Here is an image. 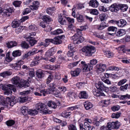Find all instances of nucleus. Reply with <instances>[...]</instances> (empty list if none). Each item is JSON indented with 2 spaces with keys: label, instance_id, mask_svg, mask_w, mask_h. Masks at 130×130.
<instances>
[{
  "label": "nucleus",
  "instance_id": "obj_37",
  "mask_svg": "<svg viewBox=\"0 0 130 130\" xmlns=\"http://www.w3.org/2000/svg\"><path fill=\"white\" fill-rule=\"evenodd\" d=\"M21 47L24 49H28L29 47V44L24 41L22 42L21 44Z\"/></svg>",
  "mask_w": 130,
  "mask_h": 130
},
{
  "label": "nucleus",
  "instance_id": "obj_17",
  "mask_svg": "<svg viewBox=\"0 0 130 130\" xmlns=\"http://www.w3.org/2000/svg\"><path fill=\"white\" fill-rule=\"evenodd\" d=\"M108 26V25L107 23L103 22H102L100 25H98L97 27V28L99 30H101Z\"/></svg>",
  "mask_w": 130,
  "mask_h": 130
},
{
  "label": "nucleus",
  "instance_id": "obj_43",
  "mask_svg": "<svg viewBox=\"0 0 130 130\" xmlns=\"http://www.w3.org/2000/svg\"><path fill=\"white\" fill-rule=\"evenodd\" d=\"M43 21L45 23H47V22H49L51 21V19L49 16L47 15L44 16L42 18Z\"/></svg>",
  "mask_w": 130,
  "mask_h": 130
},
{
  "label": "nucleus",
  "instance_id": "obj_12",
  "mask_svg": "<svg viewBox=\"0 0 130 130\" xmlns=\"http://www.w3.org/2000/svg\"><path fill=\"white\" fill-rule=\"evenodd\" d=\"M24 63L23 61L22 60H20L18 61L15 64H14L13 65V67L15 70H20L21 68V66Z\"/></svg>",
  "mask_w": 130,
  "mask_h": 130
},
{
  "label": "nucleus",
  "instance_id": "obj_53",
  "mask_svg": "<svg viewBox=\"0 0 130 130\" xmlns=\"http://www.w3.org/2000/svg\"><path fill=\"white\" fill-rule=\"evenodd\" d=\"M108 58H111L113 57V54L109 51H106L105 52Z\"/></svg>",
  "mask_w": 130,
  "mask_h": 130
},
{
  "label": "nucleus",
  "instance_id": "obj_15",
  "mask_svg": "<svg viewBox=\"0 0 130 130\" xmlns=\"http://www.w3.org/2000/svg\"><path fill=\"white\" fill-rule=\"evenodd\" d=\"M46 93L47 94H51L55 95L56 97H59L60 96V91L58 89H55L54 90L51 91L50 92H48Z\"/></svg>",
  "mask_w": 130,
  "mask_h": 130
},
{
  "label": "nucleus",
  "instance_id": "obj_23",
  "mask_svg": "<svg viewBox=\"0 0 130 130\" xmlns=\"http://www.w3.org/2000/svg\"><path fill=\"white\" fill-rule=\"evenodd\" d=\"M98 66V71H100L101 72L104 71L106 68V65L102 63L100 64Z\"/></svg>",
  "mask_w": 130,
  "mask_h": 130
},
{
  "label": "nucleus",
  "instance_id": "obj_40",
  "mask_svg": "<svg viewBox=\"0 0 130 130\" xmlns=\"http://www.w3.org/2000/svg\"><path fill=\"white\" fill-rule=\"evenodd\" d=\"M24 29L23 26H19L16 28L15 32L16 33L19 34Z\"/></svg>",
  "mask_w": 130,
  "mask_h": 130
},
{
  "label": "nucleus",
  "instance_id": "obj_60",
  "mask_svg": "<svg viewBox=\"0 0 130 130\" xmlns=\"http://www.w3.org/2000/svg\"><path fill=\"white\" fill-rule=\"evenodd\" d=\"M69 130H77L76 126L74 125L71 124L68 126Z\"/></svg>",
  "mask_w": 130,
  "mask_h": 130
},
{
  "label": "nucleus",
  "instance_id": "obj_26",
  "mask_svg": "<svg viewBox=\"0 0 130 130\" xmlns=\"http://www.w3.org/2000/svg\"><path fill=\"white\" fill-rule=\"evenodd\" d=\"M118 24L117 25L119 27H123L126 24V21L123 19H121L117 22Z\"/></svg>",
  "mask_w": 130,
  "mask_h": 130
},
{
  "label": "nucleus",
  "instance_id": "obj_24",
  "mask_svg": "<svg viewBox=\"0 0 130 130\" xmlns=\"http://www.w3.org/2000/svg\"><path fill=\"white\" fill-rule=\"evenodd\" d=\"M38 4L39 3L38 2H35L33 3V5L30 6V7L32 10H37L38 9L39 7Z\"/></svg>",
  "mask_w": 130,
  "mask_h": 130
},
{
  "label": "nucleus",
  "instance_id": "obj_56",
  "mask_svg": "<svg viewBox=\"0 0 130 130\" xmlns=\"http://www.w3.org/2000/svg\"><path fill=\"white\" fill-rule=\"evenodd\" d=\"M29 29L32 31H35L37 29V28L35 25H31L29 26Z\"/></svg>",
  "mask_w": 130,
  "mask_h": 130
},
{
  "label": "nucleus",
  "instance_id": "obj_2",
  "mask_svg": "<svg viewBox=\"0 0 130 130\" xmlns=\"http://www.w3.org/2000/svg\"><path fill=\"white\" fill-rule=\"evenodd\" d=\"M36 107L37 109L44 114H50L52 112L51 110L47 109V106L44 103H39L36 104Z\"/></svg>",
  "mask_w": 130,
  "mask_h": 130
},
{
  "label": "nucleus",
  "instance_id": "obj_14",
  "mask_svg": "<svg viewBox=\"0 0 130 130\" xmlns=\"http://www.w3.org/2000/svg\"><path fill=\"white\" fill-rule=\"evenodd\" d=\"M29 81H26L23 80L21 82L19 87L21 88L22 87L24 88L27 87L29 85Z\"/></svg>",
  "mask_w": 130,
  "mask_h": 130
},
{
  "label": "nucleus",
  "instance_id": "obj_7",
  "mask_svg": "<svg viewBox=\"0 0 130 130\" xmlns=\"http://www.w3.org/2000/svg\"><path fill=\"white\" fill-rule=\"evenodd\" d=\"M64 36L63 35L60 36H58L54 38L52 41L53 43L56 44H61L62 41L61 39H64Z\"/></svg>",
  "mask_w": 130,
  "mask_h": 130
},
{
  "label": "nucleus",
  "instance_id": "obj_48",
  "mask_svg": "<svg viewBox=\"0 0 130 130\" xmlns=\"http://www.w3.org/2000/svg\"><path fill=\"white\" fill-rule=\"evenodd\" d=\"M96 51L95 47L92 46L90 45V56H92L93 54Z\"/></svg>",
  "mask_w": 130,
  "mask_h": 130
},
{
  "label": "nucleus",
  "instance_id": "obj_30",
  "mask_svg": "<svg viewBox=\"0 0 130 130\" xmlns=\"http://www.w3.org/2000/svg\"><path fill=\"white\" fill-rule=\"evenodd\" d=\"M11 74L12 73L11 72L4 71L0 73V76L3 78H5L7 76L11 75Z\"/></svg>",
  "mask_w": 130,
  "mask_h": 130
},
{
  "label": "nucleus",
  "instance_id": "obj_62",
  "mask_svg": "<svg viewBox=\"0 0 130 130\" xmlns=\"http://www.w3.org/2000/svg\"><path fill=\"white\" fill-rule=\"evenodd\" d=\"M21 2L20 1H15L14 2L13 4L15 7H19L21 4Z\"/></svg>",
  "mask_w": 130,
  "mask_h": 130
},
{
  "label": "nucleus",
  "instance_id": "obj_44",
  "mask_svg": "<svg viewBox=\"0 0 130 130\" xmlns=\"http://www.w3.org/2000/svg\"><path fill=\"white\" fill-rule=\"evenodd\" d=\"M28 111L29 110L26 109V107H22L21 108V112L24 115H26L27 113H28Z\"/></svg>",
  "mask_w": 130,
  "mask_h": 130
},
{
  "label": "nucleus",
  "instance_id": "obj_46",
  "mask_svg": "<svg viewBox=\"0 0 130 130\" xmlns=\"http://www.w3.org/2000/svg\"><path fill=\"white\" fill-rule=\"evenodd\" d=\"M21 55V52L19 50H17L14 51L12 53V55L14 57H16L18 56H20Z\"/></svg>",
  "mask_w": 130,
  "mask_h": 130
},
{
  "label": "nucleus",
  "instance_id": "obj_52",
  "mask_svg": "<svg viewBox=\"0 0 130 130\" xmlns=\"http://www.w3.org/2000/svg\"><path fill=\"white\" fill-rule=\"evenodd\" d=\"M28 98L27 96H22L21 97L19 100L20 102L21 103L26 102L28 100Z\"/></svg>",
  "mask_w": 130,
  "mask_h": 130
},
{
  "label": "nucleus",
  "instance_id": "obj_1",
  "mask_svg": "<svg viewBox=\"0 0 130 130\" xmlns=\"http://www.w3.org/2000/svg\"><path fill=\"white\" fill-rule=\"evenodd\" d=\"M17 102V101L14 96H12L10 98L7 97L6 99L2 96H0V104L3 106L7 107L9 104L12 106L16 103Z\"/></svg>",
  "mask_w": 130,
  "mask_h": 130
},
{
  "label": "nucleus",
  "instance_id": "obj_6",
  "mask_svg": "<svg viewBox=\"0 0 130 130\" xmlns=\"http://www.w3.org/2000/svg\"><path fill=\"white\" fill-rule=\"evenodd\" d=\"M37 51V49L36 48L32 49L31 50L29 51L27 53L24 55L22 56V59H24L28 57L32 56L37 53L39 51Z\"/></svg>",
  "mask_w": 130,
  "mask_h": 130
},
{
  "label": "nucleus",
  "instance_id": "obj_38",
  "mask_svg": "<svg viewBox=\"0 0 130 130\" xmlns=\"http://www.w3.org/2000/svg\"><path fill=\"white\" fill-rule=\"evenodd\" d=\"M63 31L60 29H58L51 32V34L54 35H56L62 33Z\"/></svg>",
  "mask_w": 130,
  "mask_h": 130
},
{
  "label": "nucleus",
  "instance_id": "obj_19",
  "mask_svg": "<svg viewBox=\"0 0 130 130\" xmlns=\"http://www.w3.org/2000/svg\"><path fill=\"white\" fill-rule=\"evenodd\" d=\"M58 21L61 24H64L66 22L67 18L64 17V15H60L59 17Z\"/></svg>",
  "mask_w": 130,
  "mask_h": 130
},
{
  "label": "nucleus",
  "instance_id": "obj_8",
  "mask_svg": "<svg viewBox=\"0 0 130 130\" xmlns=\"http://www.w3.org/2000/svg\"><path fill=\"white\" fill-rule=\"evenodd\" d=\"M2 8L0 7V14L2 13L3 15L7 16V17H9L12 12L11 8L4 9L3 11H2Z\"/></svg>",
  "mask_w": 130,
  "mask_h": 130
},
{
  "label": "nucleus",
  "instance_id": "obj_61",
  "mask_svg": "<svg viewBox=\"0 0 130 130\" xmlns=\"http://www.w3.org/2000/svg\"><path fill=\"white\" fill-rule=\"evenodd\" d=\"M54 9V8H49L46 10V12L48 14L51 15L53 12V10Z\"/></svg>",
  "mask_w": 130,
  "mask_h": 130
},
{
  "label": "nucleus",
  "instance_id": "obj_42",
  "mask_svg": "<svg viewBox=\"0 0 130 130\" xmlns=\"http://www.w3.org/2000/svg\"><path fill=\"white\" fill-rule=\"evenodd\" d=\"M85 121H86L84 123V125L85 127L86 128V129L89 130V124L88 122L89 123V119L86 118L85 119Z\"/></svg>",
  "mask_w": 130,
  "mask_h": 130
},
{
  "label": "nucleus",
  "instance_id": "obj_63",
  "mask_svg": "<svg viewBox=\"0 0 130 130\" xmlns=\"http://www.w3.org/2000/svg\"><path fill=\"white\" fill-rule=\"evenodd\" d=\"M83 30L81 29H78L77 30V33L75 34V35L77 36H79L80 38L81 37H82V35L81 31Z\"/></svg>",
  "mask_w": 130,
  "mask_h": 130
},
{
  "label": "nucleus",
  "instance_id": "obj_47",
  "mask_svg": "<svg viewBox=\"0 0 130 130\" xmlns=\"http://www.w3.org/2000/svg\"><path fill=\"white\" fill-rule=\"evenodd\" d=\"M38 112L36 110L30 109L29 110L28 114L31 115H35L38 113Z\"/></svg>",
  "mask_w": 130,
  "mask_h": 130
},
{
  "label": "nucleus",
  "instance_id": "obj_25",
  "mask_svg": "<svg viewBox=\"0 0 130 130\" xmlns=\"http://www.w3.org/2000/svg\"><path fill=\"white\" fill-rule=\"evenodd\" d=\"M44 71H43L38 70L36 73L37 77L39 78H41L43 77L44 75Z\"/></svg>",
  "mask_w": 130,
  "mask_h": 130
},
{
  "label": "nucleus",
  "instance_id": "obj_9",
  "mask_svg": "<svg viewBox=\"0 0 130 130\" xmlns=\"http://www.w3.org/2000/svg\"><path fill=\"white\" fill-rule=\"evenodd\" d=\"M12 83L15 85L16 86L19 87L21 83L20 78L18 76L13 77L11 79Z\"/></svg>",
  "mask_w": 130,
  "mask_h": 130
},
{
  "label": "nucleus",
  "instance_id": "obj_57",
  "mask_svg": "<svg viewBox=\"0 0 130 130\" xmlns=\"http://www.w3.org/2000/svg\"><path fill=\"white\" fill-rule=\"evenodd\" d=\"M85 109L87 110L89 109V102L88 101H86L84 104Z\"/></svg>",
  "mask_w": 130,
  "mask_h": 130
},
{
  "label": "nucleus",
  "instance_id": "obj_28",
  "mask_svg": "<svg viewBox=\"0 0 130 130\" xmlns=\"http://www.w3.org/2000/svg\"><path fill=\"white\" fill-rule=\"evenodd\" d=\"M99 3L96 0H92L90 1V6L96 8L99 5Z\"/></svg>",
  "mask_w": 130,
  "mask_h": 130
},
{
  "label": "nucleus",
  "instance_id": "obj_35",
  "mask_svg": "<svg viewBox=\"0 0 130 130\" xmlns=\"http://www.w3.org/2000/svg\"><path fill=\"white\" fill-rule=\"evenodd\" d=\"M20 25V22L16 20H14L12 22L11 26L13 28H16L19 27Z\"/></svg>",
  "mask_w": 130,
  "mask_h": 130
},
{
  "label": "nucleus",
  "instance_id": "obj_64",
  "mask_svg": "<svg viewBox=\"0 0 130 130\" xmlns=\"http://www.w3.org/2000/svg\"><path fill=\"white\" fill-rule=\"evenodd\" d=\"M102 80L105 83L107 84H111L110 81L108 79L106 78H103L102 79Z\"/></svg>",
  "mask_w": 130,
  "mask_h": 130
},
{
  "label": "nucleus",
  "instance_id": "obj_32",
  "mask_svg": "<svg viewBox=\"0 0 130 130\" xmlns=\"http://www.w3.org/2000/svg\"><path fill=\"white\" fill-rule=\"evenodd\" d=\"M79 96L80 98L86 99L88 97V95L85 91L81 92L79 94Z\"/></svg>",
  "mask_w": 130,
  "mask_h": 130
},
{
  "label": "nucleus",
  "instance_id": "obj_27",
  "mask_svg": "<svg viewBox=\"0 0 130 130\" xmlns=\"http://www.w3.org/2000/svg\"><path fill=\"white\" fill-rule=\"evenodd\" d=\"M47 105L48 106L54 109L56 108L57 107V105L56 104V103L52 101H48L47 103Z\"/></svg>",
  "mask_w": 130,
  "mask_h": 130
},
{
  "label": "nucleus",
  "instance_id": "obj_31",
  "mask_svg": "<svg viewBox=\"0 0 130 130\" xmlns=\"http://www.w3.org/2000/svg\"><path fill=\"white\" fill-rule=\"evenodd\" d=\"M27 40L29 41V44L31 46L34 45L37 42V41L34 38H32L31 37L28 38V39Z\"/></svg>",
  "mask_w": 130,
  "mask_h": 130
},
{
  "label": "nucleus",
  "instance_id": "obj_41",
  "mask_svg": "<svg viewBox=\"0 0 130 130\" xmlns=\"http://www.w3.org/2000/svg\"><path fill=\"white\" fill-rule=\"evenodd\" d=\"M109 90L112 92H117L118 91V89L116 87L112 86L108 88Z\"/></svg>",
  "mask_w": 130,
  "mask_h": 130
},
{
  "label": "nucleus",
  "instance_id": "obj_39",
  "mask_svg": "<svg viewBox=\"0 0 130 130\" xmlns=\"http://www.w3.org/2000/svg\"><path fill=\"white\" fill-rule=\"evenodd\" d=\"M53 39H47L45 40L44 46L45 47H47L50 44V42L53 43Z\"/></svg>",
  "mask_w": 130,
  "mask_h": 130
},
{
  "label": "nucleus",
  "instance_id": "obj_20",
  "mask_svg": "<svg viewBox=\"0 0 130 130\" xmlns=\"http://www.w3.org/2000/svg\"><path fill=\"white\" fill-rule=\"evenodd\" d=\"M81 70L80 68H77L74 71H71V73L73 76H78Z\"/></svg>",
  "mask_w": 130,
  "mask_h": 130
},
{
  "label": "nucleus",
  "instance_id": "obj_50",
  "mask_svg": "<svg viewBox=\"0 0 130 130\" xmlns=\"http://www.w3.org/2000/svg\"><path fill=\"white\" fill-rule=\"evenodd\" d=\"M53 78V76L52 74L50 75L46 79V83L47 84H49L52 80Z\"/></svg>",
  "mask_w": 130,
  "mask_h": 130
},
{
  "label": "nucleus",
  "instance_id": "obj_4",
  "mask_svg": "<svg viewBox=\"0 0 130 130\" xmlns=\"http://www.w3.org/2000/svg\"><path fill=\"white\" fill-rule=\"evenodd\" d=\"M74 44H78L82 42L84 40V38L83 37L80 38L79 36H77L75 34L72 36L71 38Z\"/></svg>",
  "mask_w": 130,
  "mask_h": 130
},
{
  "label": "nucleus",
  "instance_id": "obj_5",
  "mask_svg": "<svg viewBox=\"0 0 130 130\" xmlns=\"http://www.w3.org/2000/svg\"><path fill=\"white\" fill-rule=\"evenodd\" d=\"M120 125V123L118 121L108 123V126L109 130H111L112 129H117L119 128Z\"/></svg>",
  "mask_w": 130,
  "mask_h": 130
},
{
  "label": "nucleus",
  "instance_id": "obj_54",
  "mask_svg": "<svg viewBox=\"0 0 130 130\" xmlns=\"http://www.w3.org/2000/svg\"><path fill=\"white\" fill-rule=\"evenodd\" d=\"M128 86L127 84L121 86L120 88V90L123 91H124L125 90H127Z\"/></svg>",
  "mask_w": 130,
  "mask_h": 130
},
{
  "label": "nucleus",
  "instance_id": "obj_11",
  "mask_svg": "<svg viewBox=\"0 0 130 130\" xmlns=\"http://www.w3.org/2000/svg\"><path fill=\"white\" fill-rule=\"evenodd\" d=\"M56 51V50L55 47H52L48 50L46 53L45 55L46 56L50 57L53 55Z\"/></svg>",
  "mask_w": 130,
  "mask_h": 130
},
{
  "label": "nucleus",
  "instance_id": "obj_22",
  "mask_svg": "<svg viewBox=\"0 0 130 130\" xmlns=\"http://www.w3.org/2000/svg\"><path fill=\"white\" fill-rule=\"evenodd\" d=\"M81 64L83 65L82 68L84 72H87L89 71V68H88V64H86L85 61H82Z\"/></svg>",
  "mask_w": 130,
  "mask_h": 130
},
{
  "label": "nucleus",
  "instance_id": "obj_33",
  "mask_svg": "<svg viewBox=\"0 0 130 130\" xmlns=\"http://www.w3.org/2000/svg\"><path fill=\"white\" fill-rule=\"evenodd\" d=\"M76 19L77 21L79 22H82L84 21L83 16L79 14H76Z\"/></svg>",
  "mask_w": 130,
  "mask_h": 130
},
{
  "label": "nucleus",
  "instance_id": "obj_58",
  "mask_svg": "<svg viewBox=\"0 0 130 130\" xmlns=\"http://www.w3.org/2000/svg\"><path fill=\"white\" fill-rule=\"evenodd\" d=\"M117 29V28L115 27L111 26L108 27V30L109 31H116Z\"/></svg>",
  "mask_w": 130,
  "mask_h": 130
},
{
  "label": "nucleus",
  "instance_id": "obj_55",
  "mask_svg": "<svg viewBox=\"0 0 130 130\" xmlns=\"http://www.w3.org/2000/svg\"><path fill=\"white\" fill-rule=\"evenodd\" d=\"M121 113L118 112L117 113H113L111 115V117L112 118H118L120 116Z\"/></svg>",
  "mask_w": 130,
  "mask_h": 130
},
{
  "label": "nucleus",
  "instance_id": "obj_13",
  "mask_svg": "<svg viewBox=\"0 0 130 130\" xmlns=\"http://www.w3.org/2000/svg\"><path fill=\"white\" fill-rule=\"evenodd\" d=\"M7 47L8 48H11L17 45V43L14 41H10L6 42Z\"/></svg>",
  "mask_w": 130,
  "mask_h": 130
},
{
  "label": "nucleus",
  "instance_id": "obj_36",
  "mask_svg": "<svg viewBox=\"0 0 130 130\" xmlns=\"http://www.w3.org/2000/svg\"><path fill=\"white\" fill-rule=\"evenodd\" d=\"M71 114V113L70 112H67L66 111H65L61 114V116L67 118Z\"/></svg>",
  "mask_w": 130,
  "mask_h": 130
},
{
  "label": "nucleus",
  "instance_id": "obj_49",
  "mask_svg": "<svg viewBox=\"0 0 130 130\" xmlns=\"http://www.w3.org/2000/svg\"><path fill=\"white\" fill-rule=\"evenodd\" d=\"M6 123L7 126H11L15 124V122L13 120H10L7 121Z\"/></svg>",
  "mask_w": 130,
  "mask_h": 130
},
{
  "label": "nucleus",
  "instance_id": "obj_51",
  "mask_svg": "<svg viewBox=\"0 0 130 130\" xmlns=\"http://www.w3.org/2000/svg\"><path fill=\"white\" fill-rule=\"evenodd\" d=\"M90 13L93 15H96L99 14L98 11L96 9H91L90 10Z\"/></svg>",
  "mask_w": 130,
  "mask_h": 130
},
{
  "label": "nucleus",
  "instance_id": "obj_10",
  "mask_svg": "<svg viewBox=\"0 0 130 130\" xmlns=\"http://www.w3.org/2000/svg\"><path fill=\"white\" fill-rule=\"evenodd\" d=\"M97 88L100 90H105L106 89V87L104 86L103 82H99L98 84H95Z\"/></svg>",
  "mask_w": 130,
  "mask_h": 130
},
{
  "label": "nucleus",
  "instance_id": "obj_29",
  "mask_svg": "<svg viewBox=\"0 0 130 130\" xmlns=\"http://www.w3.org/2000/svg\"><path fill=\"white\" fill-rule=\"evenodd\" d=\"M125 33V31L123 29H121L119 30L115 33L116 36L118 37L124 35Z\"/></svg>",
  "mask_w": 130,
  "mask_h": 130
},
{
  "label": "nucleus",
  "instance_id": "obj_3",
  "mask_svg": "<svg viewBox=\"0 0 130 130\" xmlns=\"http://www.w3.org/2000/svg\"><path fill=\"white\" fill-rule=\"evenodd\" d=\"M2 89L5 91L4 93V94L7 95L11 94L12 93V90L14 92H15L16 91L14 86L10 84L3 85Z\"/></svg>",
  "mask_w": 130,
  "mask_h": 130
},
{
  "label": "nucleus",
  "instance_id": "obj_45",
  "mask_svg": "<svg viewBox=\"0 0 130 130\" xmlns=\"http://www.w3.org/2000/svg\"><path fill=\"white\" fill-rule=\"evenodd\" d=\"M107 17V15L105 13H102L99 15V18L101 21L106 19Z\"/></svg>",
  "mask_w": 130,
  "mask_h": 130
},
{
  "label": "nucleus",
  "instance_id": "obj_21",
  "mask_svg": "<svg viewBox=\"0 0 130 130\" xmlns=\"http://www.w3.org/2000/svg\"><path fill=\"white\" fill-rule=\"evenodd\" d=\"M119 9H120L122 11L124 12L127 11L128 7L127 5L124 4H118Z\"/></svg>",
  "mask_w": 130,
  "mask_h": 130
},
{
  "label": "nucleus",
  "instance_id": "obj_59",
  "mask_svg": "<svg viewBox=\"0 0 130 130\" xmlns=\"http://www.w3.org/2000/svg\"><path fill=\"white\" fill-rule=\"evenodd\" d=\"M5 60L7 62H10L12 60V58L10 57L9 54V53H8L7 54Z\"/></svg>",
  "mask_w": 130,
  "mask_h": 130
},
{
  "label": "nucleus",
  "instance_id": "obj_16",
  "mask_svg": "<svg viewBox=\"0 0 130 130\" xmlns=\"http://www.w3.org/2000/svg\"><path fill=\"white\" fill-rule=\"evenodd\" d=\"M109 10L112 12H116L118 9V4H114L112 5L109 7Z\"/></svg>",
  "mask_w": 130,
  "mask_h": 130
},
{
  "label": "nucleus",
  "instance_id": "obj_34",
  "mask_svg": "<svg viewBox=\"0 0 130 130\" xmlns=\"http://www.w3.org/2000/svg\"><path fill=\"white\" fill-rule=\"evenodd\" d=\"M55 86V84L54 83L50 84L49 85V88L46 90V93L56 89Z\"/></svg>",
  "mask_w": 130,
  "mask_h": 130
},
{
  "label": "nucleus",
  "instance_id": "obj_18",
  "mask_svg": "<svg viewBox=\"0 0 130 130\" xmlns=\"http://www.w3.org/2000/svg\"><path fill=\"white\" fill-rule=\"evenodd\" d=\"M82 51L84 53V54L86 56L89 55V46H88L83 47L82 49Z\"/></svg>",
  "mask_w": 130,
  "mask_h": 130
}]
</instances>
